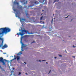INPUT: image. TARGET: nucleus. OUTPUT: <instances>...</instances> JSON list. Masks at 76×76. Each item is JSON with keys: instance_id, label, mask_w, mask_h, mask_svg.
I'll return each instance as SVG.
<instances>
[{"instance_id": "obj_1", "label": "nucleus", "mask_w": 76, "mask_h": 76, "mask_svg": "<svg viewBox=\"0 0 76 76\" xmlns=\"http://www.w3.org/2000/svg\"><path fill=\"white\" fill-rule=\"evenodd\" d=\"M11 31L10 29L9 28L5 27L0 28V48L3 45V38H1L3 36V34H7V32H9Z\"/></svg>"}, {"instance_id": "obj_2", "label": "nucleus", "mask_w": 76, "mask_h": 76, "mask_svg": "<svg viewBox=\"0 0 76 76\" xmlns=\"http://www.w3.org/2000/svg\"><path fill=\"white\" fill-rule=\"evenodd\" d=\"M23 32H26L27 33H28V34H29V31H26L25 30H22L21 32H19V33H17V35L19 36V35H20L22 36L24 35V34L23 33Z\"/></svg>"}, {"instance_id": "obj_3", "label": "nucleus", "mask_w": 76, "mask_h": 76, "mask_svg": "<svg viewBox=\"0 0 76 76\" xmlns=\"http://www.w3.org/2000/svg\"><path fill=\"white\" fill-rule=\"evenodd\" d=\"M22 38H23V37H21V40H20V43L21 44H22V46L21 47V48H22L21 51H23V47H26V45H25L24 44L23 42H22Z\"/></svg>"}, {"instance_id": "obj_4", "label": "nucleus", "mask_w": 76, "mask_h": 76, "mask_svg": "<svg viewBox=\"0 0 76 76\" xmlns=\"http://www.w3.org/2000/svg\"><path fill=\"white\" fill-rule=\"evenodd\" d=\"M27 7V6H25L24 7H23L19 5L18 6V8L21 10H23L24 9V8H26Z\"/></svg>"}, {"instance_id": "obj_5", "label": "nucleus", "mask_w": 76, "mask_h": 76, "mask_svg": "<svg viewBox=\"0 0 76 76\" xmlns=\"http://www.w3.org/2000/svg\"><path fill=\"white\" fill-rule=\"evenodd\" d=\"M13 10L14 12H16V14H15V16H16V17H19V16H18V15H18V13H19V14L20 13V12H19V10L17 11V9H13Z\"/></svg>"}, {"instance_id": "obj_6", "label": "nucleus", "mask_w": 76, "mask_h": 76, "mask_svg": "<svg viewBox=\"0 0 76 76\" xmlns=\"http://www.w3.org/2000/svg\"><path fill=\"white\" fill-rule=\"evenodd\" d=\"M25 13L26 14V16H27V18H29V15L28 13H28V11L26 12V11H25Z\"/></svg>"}, {"instance_id": "obj_7", "label": "nucleus", "mask_w": 76, "mask_h": 76, "mask_svg": "<svg viewBox=\"0 0 76 76\" xmlns=\"http://www.w3.org/2000/svg\"><path fill=\"white\" fill-rule=\"evenodd\" d=\"M8 46L6 44H5L2 47V48H7Z\"/></svg>"}, {"instance_id": "obj_8", "label": "nucleus", "mask_w": 76, "mask_h": 76, "mask_svg": "<svg viewBox=\"0 0 76 76\" xmlns=\"http://www.w3.org/2000/svg\"><path fill=\"white\" fill-rule=\"evenodd\" d=\"M23 20V21H26V20L25 18H20V21L21 22H22Z\"/></svg>"}, {"instance_id": "obj_9", "label": "nucleus", "mask_w": 76, "mask_h": 76, "mask_svg": "<svg viewBox=\"0 0 76 76\" xmlns=\"http://www.w3.org/2000/svg\"><path fill=\"white\" fill-rule=\"evenodd\" d=\"M21 2H24V4H27V3L28 2L27 1H26V3H25V0H24L21 1Z\"/></svg>"}, {"instance_id": "obj_10", "label": "nucleus", "mask_w": 76, "mask_h": 76, "mask_svg": "<svg viewBox=\"0 0 76 76\" xmlns=\"http://www.w3.org/2000/svg\"><path fill=\"white\" fill-rule=\"evenodd\" d=\"M1 62L2 63H3V65H5V66H6V63L4 61V60H3V59H2V61H1Z\"/></svg>"}, {"instance_id": "obj_11", "label": "nucleus", "mask_w": 76, "mask_h": 76, "mask_svg": "<svg viewBox=\"0 0 76 76\" xmlns=\"http://www.w3.org/2000/svg\"><path fill=\"white\" fill-rule=\"evenodd\" d=\"M16 0H15V1L14 2V4H19V3L17 2V1H16Z\"/></svg>"}, {"instance_id": "obj_12", "label": "nucleus", "mask_w": 76, "mask_h": 76, "mask_svg": "<svg viewBox=\"0 0 76 76\" xmlns=\"http://www.w3.org/2000/svg\"><path fill=\"white\" fill-rule=\"evenodd\" d=\"M22 54V52H19L18 53V56H20L21 54Z\"/></svg>"}, {"instance_id": "obj_13", "label": "nucleus", "mask_w": 76, "mask_h": 76, "mask_svg": "<svg viewBox=\"0 0 76 76\" xmlns=\"http://www.w3.org/2000/svg\"><path fill=\"white\" fill-rule=\"evenodd\" d=\"M3 58L2 57H1L0 58V61H1H1H3Z\"/></svg>"}, {"instance_id": "obj_14", "label": "nucleus", "mask_w": 76, "mask_h": 76, "mask_svg": "<svg viewBox=\"0 0 76 76\" xmlns=\"http://www.w3.org/2000/svg\"><path fill=\"white\" fill-rule=\"evenodd\" d=\"M16 57L17 60H19L20 59V57L19 56H17Z\"/></svg>"}, {"instance_id": "obj_15", "label": "nucleus", "mask_w": 76, "mask_h": 76, "mask_svg": "<svg viewBox=\"0 0 76 76\" xmlns=\"http://www.w3.org/2000/svg\"><path fill=\"white\" fill-rule=\"evenodd\" d=\"M34 4H38L39 2L38 1H36L34 3Z\"/></svg>"}, {"instance_id": "obj_16", "label": "nucleus", "mask_w": 76, "mask_h": 76, "mask_svg": "<svg viewBox=\"0 0 76 76\" xmlns=\"http://www.w3.org/2000/svg\"><path fill=\"white\" fill-rule=\"evenodd\" d=\"M16 58L15 57L14 58L13 60H16Z\"/></svg>"}, {"instance_id": "obj_17", "label": "nucleus", "mask_w": 76, "mask_h": 76, "mask_svg": "<svg viewBox=\"0 0 76 76\" xmlns=\"http://www.w3.org/2000/svg\"><path fill=\"white\" fill-rule=\"evenodd\" d=\"M20 74H21V73H20V72H19L18 75H20Z\"/></svg>"}, {"instance_id": "obj_18", "label": "nucleus", "mask_w": 76, "mask_h": 76, "mask_svg": "<svg viewBox=\"0 0 76 76\" xmlns=\"http://www.w3.org/2000/svg\"><path fill=\"white\" fill-rule=\"evenodd\" d=\"M42 17H41L40 18V20H42Z\"/></svg>"}, {"instance_id": "obj_19", "label": "nucleus", "mask_w": 76, "mask_h": 76, "mask_svg": "<svg viewBox=\"0 0 76 76\" xmlns=\"http://www.w3.org/2000/svg\"><path fill=\"white\" fill-rule=\"evenodd\" d=\"M59 56H60V57H62V56L61 55H58Z\"/></svg>"}, {"instance_id": "obj_20", "label": "nucleus", "mask_w": 76, "mask_h": 76, "mask_svg": "<svg viewBox=\"0 0 76 76\" xmlns=\"http://www.w3.org/2000/svg\"><path fill=\"white\" fill-rule=\"evenodd\" d=\"M25 37H29V36H28V35H26V36H25Z\"/></svg>"}, {"instance_id": "obj_21", "label": "nucleus", "mask_w": 76, "mask_h": 76, "mask_svg": "<svg viewBox=\"0 0 76 76\" xmlns=\"http://www.w3.org/2000/svg\"><path fill=\"white\" fill-rule=\"evenodd\" d=\"M68 17H69V16H67V17L65 18H68Z\"/></svg>"}, {"instance_id": "obj_22", "label": "nucleus", "mask_w": 76, "mask_h": 76, "mask_svg": "<svg viewBox=\"0 0 76 76\" xmlns=\"http://www.w3.org/2000/svg\"><path fill=\"white\" fill-rule=\"evenodd\" d=\"M34 42H31L32 44V43H34Z\"/></svg>"}, {"instance_id": "obj_23", "label": "nucleus", "mask_w": 76, "mask_h": 76, "mask_svg": "<svg viewBox=\"0 0 76 76\" xmlns=\"http://www.w3.org/2000/svg\"><path fill=\"white\" fill-rule=\"evenodd\" d=\"M46 61L45 60H42V61Z\"/></svg>"}, {"instance_id": "obj_24", "label": "nucleus", "mask_w": 76, "mask_h": 76, "mask_svg": "<svg viewBox=\"0 0 76 76\" xmlns=\"http://www.w3.org/2000/svg\"><path fill=\"white\" fill-rule=\"evenodd\" d=\"M72 46L74 48H75V46L73 45Z\"/></svg>"}, {"instance_id": "obj_25", "label": "nucleus", "mask_w": 76, "mask_h": 76, "mask_svg": "<svg viewBox=\"0 0 76 76\" xmlns=\"http://www.w3.org/2000/svg\"><path fill=\"white\" fill-rule=\"evenodd\" d=\"M26 75H28V74H27V73H26Z\"/></svg>"}, {"instance_id": "obj_26", "label": "nucleus", "mask_w": 76, "mask_h": 76, "mask_svg": "<svg viewBox=\"0 0 76 76\" xmlns=\"http://www.w3.org/2000/svg\"><path fill=\"white\" fill-rule=\"evenodd\" d=\"M50 72H51V70H50L49 71V73H50Z\"/></svg>"}, {"instance_id": "obj_27", "label": "nucleus", "mask_w": 76, "mask_h": 76, "mask_svg": "<svg viewBox=\"0 0 76 76\" xmlns=\"http://www.w3.org/2000/svg\"><path fill=\"white\" fill-rule=\"evenodd\" d=\"M39 61H40V62H41V61L39 60Z\"/></svg>"}, {"instance_id": "obj_28", "label": "nucleus", "mask_w": 76, "mask_h": 76, "mask_svg": "<svg viewBox=\"0 0 76 76\" xmlns=\"http://www.w3.org/2000/svg\"><path fill=\"white\" fill-rule=\"evenodd\" d=\"M73 57H74V58H75V57L74 56H73Z\"/></svg>"}, {"instance_id": "obj_29", "label": "nucleus", "mask_w": 76, "mask_h": 76, "mask_svg": "<svg viewBox=\"0 0 76 76\" xmlns=\"http://www.w3.org/2000/svg\"><path fill=\"white\" fill-rule=\"evenodd\" d=\"M56 58H57V57H55V59Z\"/></svg>"}, {"instance_id": "obj_30", "label": "nucleus", "mask_w": 76, "mask_h": 76, "mask_svg": "<svg viewBox=\"0 0 76 76\" xmlns=\"http://www.w3.org/2000/svg\"><path fill=\"white\" fill-rule=\"evenodd\" d=\"M13 60L12 59V60H11V61H12V60Z\"/></svg>"}, {"instance_id": "obj_31", "label": "nucleus", "mask_w": 76, "mask_h": 76, "mask_svg": "<svg viewBox=\"0 0 76 76\" xmlns=\"http://www.w3.org/2000/svg\"><path fill=\"white\" fill-rule=\"evenodd\" d=\"M54 14H53V16H54Z\"/></svg>"}, {"instance_id": "obj_32", "label": "nucleus", "mask_w": 76, "mask_h": 76, "mask_svg": "<svg viewBox=\"0 0 76 76\" xmlns=\"http://www.w3.org/2000/svg\"><path fill=\"white\" fill-rule=\"evenodd\" d=\"M42 11L43 12H44V10H42Z\"/></svg>"}, {"instance_id": "obj_33", "label": "nucleus", "mask_w": 76, "mask_h": 76, "mask_svg": "<svg viewBox=\"0 0 76 76\" xmlns=\"http://www.w3.org/2000/svg\"><path fill=\"white\" fill-rule=\"evenodd\" d=\"M32 34V32H31V34Z\"/></svg>"}, {"instance_id": "obj_34", "label": "nucleus", "mask_w": 76, "mask_h": 76, "mask_svg": "<svg viewBox=\"0 0 76 76\" xmlns=\"http://www.w3.org/2000/svg\"><path fill=\"white\" fill-rule=\"evenodd\" d=\"M46 64H48V62H46Z\"/></svg>"}, {"instance_id": "obj_35", "label": "nucleus", "mask_w": 76, "mask_h": 76, "mask_svg": "<svg viewBox=\"0 0 76 76\" xmlns=\"http://www.w3.org/2000/svg\"><path fill=\"white\" fill-rule=\"evenodd\" d=\"M54 2H56V1H54Z\"/></svg>"}, {"instance_id": "obj_36", "label": "nucleus", "mask_w": 76, "mask_h": 76, "mask_svg": "<svg viewBox=\"0 0 76 76\" xmlns=\"http://www.w3.org/2000/svg\"><path fill=\"white\" fill-rule=\"evenodd\" d=\"M24 63H25V64H26V62H24Z\"/></svg>"}, {"instance_id": "obj_37", "label": "nucleus", "mask_w": 76, "mask_h": 76, "mask_svg": "<svg viewBox=\"0 0 76 76\" xmlns=\"http://www.w3.org/2000/svg\"><path fill=\"white\" fill-rule=\"evenodd\" d=\"M4 54H6V53H4Z\"/></svg>"}, {"instance_id": "obj_38", "label": "nucleus", "mask_w": 76, "mask_h": 76, "mask_svg": "<svg viewBox=\"0 0 76 76\" xmlns=\"http://www.w3.org/2000/svg\"><path fill=\"white\" fill-rule=\"evenodd\" d=\"M53 19H52V22H53Z\"/></svg>"}, {"instance_id": "obj_39", "label": "nucleus", "mask_w": 76, "mask_h": 76, "mask_svg": "<svg viewBox=\"0 0 76 76\" xmlns=\"http://www.w3.org/2000/svg\"><path fill=\"white\" fill-rule=\"evenodd\" d=\"M42 15V14H41V15Z\"/></svg>"}, {"instance_id": "obj_40", "label": "nucleus", "mask_w": 76, "mask_h": 76, "mask_svg": "<svg viewBox=\"0 0 76 76\" xmlns=\"http://www.w3.org/2000/svg\"><path fill=\"white\" fill-rule=\"evenodd\" d=\"M14 57H16V56L15 55Z\"/></svg>"}, {"instance_id": "obj_41", "label": "nucleus", "mask_w": 76, "mask_h": 76, "mask_svg": "<svg viewBox=\"0 0 76 76\" xmlns=\"http://www.w3.org/2000/svg\"><path fill=\"white\" fill-rule=\"evenodd\" d=\"M0 67H1V66L0 65Z\"/></svg>"}, {"instance_id": "obj_42", "label": "nucleus", "mask_w": 76, "mask_h": 76, "mask_svg": "<svg viewBox=\"0 0 76 76\" xmlns=\"http://www.w3.org/2000/svg\"><path fill=\"white\" fill-rule=\"evenodd\" d=\"M15 69V68H13V69Z\"/></svg>"}, {"instance_id": "obj_43", "label": "nucleus", "mask_w": 76, "mask_h": 76, "mask_svg": "<svg viewBox=\"0 0 76 76\" xmlns=\"http://www.w3.org/2000/svg\"><path fill=\"white\" fill-rule=\"evenodd\" d=\"M72 20H71V21H72Z\"/></svg>"}, {"instance_id": "obj_44", "label": "nucleus", "mask_w": 76, "mask_h": 76, "mask_svg": "<svg viewBox=\"0 0 76 76\" xmlns=\"http://www.w3.org/2000/svg\"><path fill=\"white\" fill-rule=\"evenodd\" d=\"M66 53H67V52H66Z\"/></svg>"}, {"instance_id": "obj_45", "label": "nucleus", "mask_w": 76, "mask_h": 76, "mask_svg": "<svg viewBox=\"0 0 76 76\" xmlns=\"http://www.w3.org/2000/svg\"><path fill=\"white\" fill-rule=\"evenodd\" d=\"M75 47H76V46H75Z\"/></svg>"}]
</instances>
